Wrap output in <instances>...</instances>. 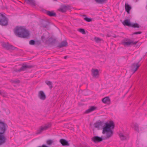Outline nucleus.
Instances as JSON below:
<instances>
[{"label":"nucleus","instance_id":"obj_1","mask_svg":"<svg viewBox=\"0 0 147 147\" xmlns=\"http://www.w3.org/2000/svg\"><path fill=\"white\" fill-rule=\"evenodd\" d=\"M94 127L96 128L103 127L102 133L104 134H106L107 138H109L113 135V131L111 129H113L114 127V124L113 121H110L109 123L107 122L105 123L103 122L100 121L94 123Z\"/></svg>","mask_w":147,"mask_h":147},{"label":"nucleus","instance_id":"obj_2","mask_svg":"<svg viewBox=\"0 0 147 147\" xmlns=\"http://www.w3.org/2000/svg\"><path fill=\"white\" fill-rule=\"evenodd\" d=\"M14 32L16 36L21 38H28L30 35L29 31L24 27H16Z\"/></svg>","mask_w":147,"mask_h":147},{"label":"nucleus","instance_id":"obj_3","mask_svg":"<svg viewBox=\"0 0 147 147\" xmlns=\"http://www.w3.org/2000/svg\"><path fill=\"white\" fill-rule=\"evenodd\" d=\"M8 20L3 14L0 13V25L6 26L8 25Z\"/></svg>","mask_w":147,"mask_h":147},{"label":"nucleus","instance_id":"obj_4","mask_svg":"<svg viewBox=\"0 0 147 147\" xmlns=\"http://www.w3.org/2000/svg\"><path fill=\"white\" fill-rule=\"evenodd\" d=\"M142 59L136 63H132L131 65V70L133 72V73H134L138 69V68L140 65V64L139 63L140 61H141Z\"/></svg>","mask_w":147,"mask_h":147},{"label":"nucleus","instance_id":"obj_5","mask_svg":"<svg viewBox=\"0 0 147 147\" xmlns=\"http://www.w3.org/2000/svg\"><path fill=\"white\" fill-rule=\"evenodd\" d=\"M138 42H134L132 40L129 39H127L126 40L122 41V43L125 46H129L130 45H136Z\"/></svg>","mask_w":147,"mask_h":147},{"label":"nucleus","instance_id":"obj_6","mask_svg":"<svg viewBox=\"0 0 147 147\" xmlns=\"http://www.w3.org/2000/svg\"><path fill=\"white\" fill-rule=\"evenodd\" d=\"M7 126L3 122H0V134H4L5 132Z\"/></svg>","mask_w":147,"mask_h":147},{"label":"nucleus","instance_id":"obj_7","mask_svg":"<svg viewBox=\"0 0 147 147\" xmlns=\"http://www.w3.org/2000/svg\"><path fill=\"white\" fill-rule=\"evenodd\" d=\"M51 126V123H49L48 124L45 125L44 127H41L40 129L38 130L37 132V134H40L41 133L42 131L44 130H46L48 128L50 127Z\"/></svg>","mask_w":147,"mask_h":147},{"label":"nucleus","instance_id":"obj_8","mask_svg":"<svg viewBox=\"0 0 147 147\" xmlns=\"http://www.w3.org/2000/svg\"><path fill=\"white\" fill-rule=\"evenodd\" d=\"M38 96L40 99L43 100H45L46 98V96L42 91H40L39 92Z\"/></svg>","mask_w":147,"mask_h":147},{"label":"nucleus","instance_id":"obj_9","mask_svg":"<svg viewBox=\"0 0 147 147\" xmlns=\"http://www.w3.org/2000/svg\"><path fill=\"white\" fill-rule=\"evenodd\" d=\"M3 47L7 49H14L16 48L13 46L10 45L8 42L7 43H4L2 44Z\"/></svg>","mask_w":147,"mask_h":147},{"label":"nucleus","instance_id":"obj_10","mask_svg":"<svg viewBox=\"0 0 147 147\" xmlns=\"http://www.w3.org/2000/svg\"><path fill=\"white\" fill-rule=\"evenodd\" d=\"M6 138L4 134H0V146L4 144L6 141Z\"/></svg>","mask_w":147,"mask_h":147},{"label":"nucleus","instance_id":"obj_11","mask_svg":"<svg viewBox=\"0 0 147 147\" xmlns=\"http://www.w3.org/2000/svg\"><path fill=\"white\" fill-rule=\"evenodd\" d=\"M68 44L66 40H64L62 41L61 43L59 44L58 47L59 48L63 47H66L67 46Z\"/></svg>","mask_w":147,"mask_h":147},{"label":"nucleus","instance_id":"obj_12","mask_svg":"<svg viewBox=\"0 0 147 147\" xmlns=\"http://www.w3.org/2000/svg\"><path fill=\"white\" fill-rule=\"evenodd\" d=\"M32 67L31 66L23 65H22V67L19 69V71H24L26 70L27 69L30 68Z\"/></svg>","mask_w":147,"mask_h":147},{"label":"nucleus","instance_id":"obj_13","mask_svg":"<svg viewBox=\"0 0 147 147\" xmlns=\"http://www.w3.org/2000/svg\"><path fill=\"white\" fill-rule=\"evenodd\" d=\"M123 24L125 26H126L129 27H131V24L130 20L128 19H125L122 22Z\"/></svg>","mask_w":147,"mask_h":147},{"label":"nucleus","instance_id":"obj_14","mask_svg":"<svg viewBox=\"0 0 147 147\" xmlns=\"http://www.w3.org/2000/svg\"><path fill=\"white\" fill-rule=\"evenodd\" d=\"M102 102L104 103L109 104L110 103V100L108 96L102 99Z\"/></svg>","mask_w":147,"mask_h":147},{"label":"nucleus","instance_id":"obj_15","mask_svg":"<svg viewBox=\"0 0 147 147\" xmlns=\"http://www.w3.org/2000/svg\"><path fill=\"white\" fill-rule=\"evenodd\" d=\"M92 140L95 142H99L102 140V138L98 136H94L92 139Z\"/></svg>","mask_w":147,"mask_h":147},{"label":"nucleus","instance_id":"obj_16","mask_svg":"<svg viewBox=\"0 0 147 147\" xmlns=\"http://www.w3.org/2000/svg\"><path fill=\"white\" fill-rule=\"evenodd\" d=\"M92 72L94 77L96 78L98 76V69H92Z\"/></svg>","mask_w":147,"mask_h":147},{"label":"nucleus","instance_id":"obj_17","mask_svg":"<svg viewBox=\"0 0 147 147\" xmlns=\"http://www.w3.org/2000/svg\"><path fill=\"white\" fill-rule=\"evenodd\" d=\"M68 8V7L65 5L62 6L61 7L58 9V10L62 12H65Z\"/></svg>","mask_w":147,"mask_h":147},{"label":"nucleus","instance_id":"obj_18","mask_svg":"<svg viewBox=\"0 0 147 147\" xmlns=\"http://www.w3.org/2000/svg\"><path fill=\"white\" fill-rule=\"evenodd\" d=\"M119 136L121 139V140H126L129 137L127 135H124L122 133H120L119 134Z\"/></svg>","mask_w":147,"mask_h":147},{"label":"nucleus","instance_id":"obj_19","mask_svg":"<svg viewBox=\"0 0 147 147\" xmlns=\"http://www.w3.org/2000/svg\"><path fill=\"white\" fill-rule=\"evenodd\" d=\"M60 142L63 146H69V144L67 141L64 139H62L60 140Z\"/></svg>","mask_w":147,"mask_h":147},{"label":"nucleus","instance_id":"obj_20","mask_svg":"<svg viewBox=\"0 0 147 147\" xmlns=\"http://www.w3.org/2000/svg\"><path fill=\"white\" fill-rule=\"evenodd\" d=\"M125 11L127 12L128 13H129L130 10L131 9V7L128 3H125Z\"/></svg>","mask_w":147,"mask_h":147},{"label":"nucleus","instance_id":"obj_21","mask_svg":"<svg viewBox=\"0 0 147 147\" xmlns=\"http://www.w3.org/2000/svg\"><path fill=\"white\" fill-rule=\"evenodd\" d=\"M46 13L47 15L50 16L55 17L56 16V13L53 12V11H46Z\"/></svg>","mask_w":147,"mask_h":147},{"label":"nucleus","instance_id":"obj_22","mask_svg":"<svg viewBox=\"0 0 147 147\" xmlns=\"http://www.w3.org/2000/svg\"><path fill=\"white\" fill-rule=\"evenodd\" d=\"M56 40L52 38H51L46 41V43L48 44H52L55 43Z\"/></svg>","mask_w":147,"mask_h":147},{"label":"nucleus","instance_id":"obj_23","mask_svg":"<svg viewBox=\"0 0 147 147\" xmlns=\"http://www.w3.org/2000/svg\"><path fill=\"white\" fill-rule=\"evenodd\" d=\"M96 109V108L94 106H91L86 111V113H89L92 111H94Z\"/></svg>","mask_w":147,"mask_h":147},{"label":"nucleus","instance_id":"obj_24","mask_svg":"<svg viewBox=\"0 0 147 147\" xmlns=\"http://www.w3.org/2000/svg\"><path fill=\"white\" fill-rule=\"evenodd\" d=\"M49 25V23L47 21L43 20L42 22L41 26L44 28H46Z\"/></svg>","mask_w":147,"mask_h":147},{"label":"nucleus","instance_id":"obj_25","mask_svg":"<svg viewBox=\"0 0 147 147\" xmlns=\"http://www.w3.org/2000/svg\"><path fill=\"white\" fill-rule=\"evenodd\" d=\"M131 127H132L134 128V127L135 129V130L136 131L138 130V124L137 123H132L131 125Z\"/></svg>","mask_w":147,"mask_h":147},{"label":"nucleus","instance_id":"obj_26","mask_svg":"<svg viewBox=\"0 0 147 147\" xmlns=\"http://www.w3.org/2000/svg\"><path fill=\"white\" fill-rule=\"evenodd\" d=\"M46 83L49 86V88L51 89L53 88L52 83V82L48 80H46L45 81Z\"/></svg>","mask_w":147,"mask_h":147},{"label":"nucleus","instance_id":"obj_27","mask_svg":"<svg viewBox=\"0 0 147 147\" xmlns=\"http://www.w3.org/2000/svg\"><path fill=\"white\" fill-rule=\"evenodd\" d=\"M140 26L138 24L136 23L134 24H131V27L134 28H139Z\"/></svg>","mask_w":147,"mask_h":147},{"label":"nucleus","instance_id":"obj_28","mask_svg":"<svg viewBox=\"0 0 147 147\" xmlns=\"http://www.w3.org/2000/svg\"><path fill=\"white\" fill-rule=\"evenodd\" d=\"M27 3L28 4H30L33 5H35V1L34 0H27Z\"/></svg>","mask_w":147,"mask_h":147},{"label":"nucleus","instance_id":"obj_29","mask_svg":"<svg viewBox=\"0 0 147 147\" xmlns=\"http://www.w3.org/2000/svg\"><path fill=\"white\" fill-rule=\"evenodd\" d=\"M97 2L99 3L102 4L106 3L107 0H95Z\"/></svg>","mask_w":147,"mask_h":147},{"label":"nucleus","instance_id":"obj_30","mask_svg":"<svg viewBox=\"0 0 147 147\" xmlns=\"http://www.w3.org/2000/svg\"><path fill=\"white\" fill-rule=\"evenodd\" d=\"M53 142V141L51 140H48L46 142L47 144L48 145H51Z\"/></svg>","mask_w":147,"mask_h":147},{"label":"nucleus","instance_id":"obj_31","mask_svg":"<svg viewBox=\"0 0 147 147\" xmlns=\"http://www.w3.org/2000/svg\"><path fill=\"white\" fill-rule=\"evenodd\" d=\"M78 31L83 34H85V30L83 29L80 28L79 29Z\"/></svg>","mask_w":147,"mask_h":147},{"label":"nucleus","instance_id":"obj_32","mask_svg":"<svg viewBox=\"0 0 147 147\" xmlns=\"http://www.w3.org/2000/svg\"><path fill=\"white\" fill-rule=\"evenodd\" d=\"M94 39L96 42L97 43L101 41V39L95 37Z\"/></svg>","mask_w":147,"mask_h":147},{"label":"nucleus","instance_id":"obj_33","mask_svg":"<svg viewBox=\"0 0 147 147\" xmlns=\"http://www.w3.org/2000/svg\"><path fill=\"white\" fill-rule=\"evenodd\" d=\"M84 19L87 22H91L92 20V19L91 18H89L87 17L85 18H84Z\"/></svg>","mask_w":147,"mask_h":147},{"label":"nucleus","instance_id":"obj_34","mask_svg":"<svg viewBox=\"0 0 147 147\" xmlns=\"http://www.w3.org/2000/svg\"><path fill=\"white\" fill-rule=\"evenodd\" d=\"M35 41L34 40H31L29 42V44L30 45H33L35 44Z\"/></svg>","mask_w":147,"mask_h":147},{"label":"nucleus","instance_id":"obj_35","mask_svg":"<svg viewBox=\"0 0 147 147\" xmlns=\"http://www.w3.org/2000/svg\"><path fill=\"white\" fill-rule=\"evenodd\" d=\"M20 82V81L19 80H13V83H18Z\"/></svg>","mask_w":147,"mask_h":147},{"label":"nucleus","instance_id":"obj_36","mask_svg":"<svg viewBox=\"0 0 147 147\" xmlns=\"http://www.w3.org/2000/svg\"><path fill=\"white\" fill-rule=\"evenodd\" d=\"M3 94H1V95H2L4 97H6L7 95V94L5 92H2Z\"/></svg>","mask_w":147,"mask_h":147},{"label":"nucleus","instance_id":"obj_37","mask_svg":"<svg viewBox=\"0 0 147 147\" xmlns=\"http://www.w3.org/2000/svg\"><path fill=\"white\" fill-rule=\"evenodd\" d=\"M142 33L141 32H135L133 34H140Z\"/></svg>","mask_w":147,"mask_h":147},{"label":"nucleus","instance_id":"obj_38","mask_svg":"<svg viewBox=\"0 0 147 147\" xmlns=\"http://www.w3.org/2000/svg\"><path fill=\"white\" fill-rule=\"evenodd\" d=\"M38 147H49L47 146L46 145L43 144L41 146H39Z\"/></svg>","mask_w":147,"mask_h":147},{"label":"nucleus","instance_id":"obj_39","mask_svg":"<svg viewBox=\"0 0 147 147\" xmlns=\"http://www.w3.org/2000/svg\"><path fill=\"white\" fill-rule=\"evenodd\" d=\"M19 69H15L14 71L16 72H20V71H18Z\"/></svg>","mask_w":147,"mask_h":147},{"label":"nucleus","instance_id":"obj_40","mask_svg":"<svg viewBox=\"0 0 147 147\" xmlns=\"http://www.w3.org/2000/svg\"><path fill=\"white\" fill-rule=\"evenodd\" d=\"M67 56H65L64 57V58L65 59H67Z\"/></svg>","mask_w":147,"mask_h":147},{"label":"nucleus","instance_id":"obj_41","mask_svg":"<svg viewBox=\"0 0 147 147\" xmlns=\"http://www.w3.org/2000/svg\"><path fill=\"white\" fill-rule=\"evenodd\" d=\"M3 92H1V90H0V94L1 95V94H3Z\"/></svg>","mask_w":147,"mask_h":147},{"label":"nucleus","instance_id":"obj_42","mask_svg":"<svg viewBox=\"0 0 147 147\" xmlns=\"http://www.w3.org/2000/svg\"><path fill=\"white\" fill-rule=\"evenodd\" d=\"M44 36H42V40L43 39V38H44Z\"/></svg>","mask_w":147,"mask_h":147},{"label":"nucleus","instance_id":"obj_43","mask_svg":"<svg viewBox=\"0 0 147 147\" xmlns=\"http://www.w3.org/2000/svg\"><path fill=\"white\" fill-rule=\"evenodd\" d=\"M38 42L39 44H40V41H38Z\"/></svg>","mask_w":147,"mask_h":147},{"label":"nucleus","instance_id":"obj_44","mask_svg":"<svg viewBox=\"0 0 147 147\" xmlns=\"http://www.w3.org/2000/svg\"><path fill=\"white\" fill-rule=\"evenodd\" d=\"M113 37H115H115H116V35H115V36H113Z\"/></svg>","mask_w":147,"mask_h":147},{"label":"nucleus","instance_id":"obj_45","mask_svg":"<svg viewBox=\"0 0 147 147\" xmlns=\"http://www.w3.org/2000/svg\"><path fill=\"white\" fill-rule=\"evenodd\" d=\"M83 16H86V15H84Z\"/></svg>","mask_w":147,"mask_h":147}]
</instances>
